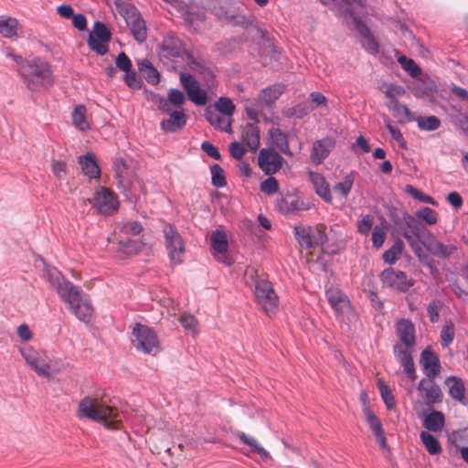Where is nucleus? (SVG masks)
Listing matches in <instances>:
<instances>
[{
	"mask_svg": "<svg viewBox=\"0 0 468 468\" xmlns=\"http://www.w3.org/2000/svg\"><path fill=\"white\" fill-rule=\"evenodd\" d=\"M241 142L250 150L256 151L260 145V130L256 123H247L241 133Z\"/></svg>",
	"mask_w": 468,
	"mask_h": 468,
	"instance_id": "obj_29",
	"label": "nucleus"
},
{
	"mask_svg": "<svg viewBox=\"0 0 468 468\" xmlns=\"http://www.w3.org/2000/svg\"><path fill=\"white\" fill-rule=\"evenodd\" d=\"M124 19L133 38L138 43L144 42L147 38V28L141 13L134 6H131L125 10Z\"/></svg>",
	"mask_w": 468,
	"mask_h": 468,
	"instance_id": "obj_15",
	"label": "nucleus"
},
{
	"mask_svg": "<svg viewBox=\"0 0 468 468\" xmlns=\"http://www.w3.org/2000/svg\"><path fill=\"white\" fill-rule=\"evenodd\" d=\"M112 38V33L106 25L96 21L93 25V31L90 33L88 46L98 55L103 56L108 53V43Z\"/></svg>",
	"mask_w": 468,
	"mask_h": 468,
	"instance_id": "obj_13",
	"label": "nucleus"
},
{
	"mask_svg": "<svg viewBox=\"0 0 468 468\" xmlns=\"http://www.w3.org/2000/svg\"><path fill=\"white\" fill-rule=\"evenodd\" d=\"M386 239V231L383 227L375 226L372 232L373 247L379 249L384 244Z\"/></svg>",
	"mask_w": 468,
	"mask_h": 468,
	"instance_id": "obj_57",
	"label": "nucleus"
},
{
	"mask_svg": "<svg viewBox=\"0 0 468 468\" xmlns=\"http://www.w3.org/2000/svg\"><path fill=\"white\" fill-rule=\"evenodd\" d=\"M269 134L273 146H275L282 153L292 155V152L289 147L288 137L285 133H283L279 128H271L269 131Z\"/></svg>",
	"mask_w": 468,
	"mask_h": 468,
	"instance_id": "obj_33",
	"label": "nucleus"
},
{
	"mask_svg": "<svg viewBox=\"0 0 468 468\" xmlns=\"http://www.w3.org/2000/svg\"><path fill=\"white\" fill-rule=\"evenodd\" d=\"M277 206L282 214H292L309 210L314 207V204L295 193H287L281 197Z\"/></svg>",
	"mask_w": 468,
	"mask_h": 468,
	"instance_id": "obj_16",
	"label": "nucleus"
},
{
	"mask_svg": "<svg viewBox=\"0 0 468 468\" xmlns=\"http://www.w3.org/2000/svg\"><path fill=\"white\" fill-rule=\"evenodd\" d=\"M246 153V149L244 147V144L241 142H233L229 145V154L231 157L235 158L236 160L240 161L243 157V155Z\"/></svg>",
	"mask_w": 468,
	"mask_h": 468,
	"instance_id": "obj_62",
	"label": "nucleus"
},
{
	"mask_svg": "<svg viewBox=\"0 0 468 468\" xmlns=\"http://www.w3.org/2000/svg\"><path fill=\"white\" fill-rule=\"evenodd\" d=\"M398 61L401 65L402 69L410 73L411 77L416 78L420 75L421 69L412 58H407L406 56H400L398 58Z\"/></svg>",
	"mask_w": 468,
	"mask_h": 468,
	"instance_id": "obj_47",
	"label": "nucleus"
},
{
	"mask_svg": "<svg viewBox=\"0 0 468 468\" xmlns=\"http://www.w3.org/2000/svg\"><path fill=\"white\" fill-rule=\"evenodd\" d=\"M206 120L216 129L228 132L230 130L231 122L229 118L220 116L219 112L207 107L205 110Z\"/></svg>",
	"mask_w": 468,
	"mask_h": 468,
	"instance_id": "obj_30",
	"label": "nucleus"
},
{
	"mask_svg": "<svg viewBox=\"0 0 468 468\" xmlns=\"http://www.w3.org/2000/svg\"><path fill=\"white\" fill-rule=\"evenodd\" d=\"M403 219L406 226L410 229L411 233L405 231L403 233V237L409 242L411 249L417 252L418 250H420L419 245V240H421L428 230L418 220L417 217H413L409 213H405L403 215Z\"/></svg>",
	"mask_w": 468,
	"mask_h": 468,
	"instance_id": "obj_18",
	"label": "nucleus"
},
{
	"mask_svg": "<svg viewBox=\"0 0 468 468\" xmlns=\"http://www.w3.org/2000/svg\"><path fill=\"white\" fill-rule=\"evenodd\" d=\"M418 127L422 131H435L441 125L440 118L435 115L431 116H420L417 119Z\"/></svg>",
	"mask_w": 468,
	"mask_h": 468,
	"instance_id": "obj_43",
	"label": "nucleus"
},
{
	"mask_svg": "<svg viewBox=\"0 0 468 468\" xmlns=\"http://www.w3.org/2000/svg\"><path fill=\"white\" fill-rule=\"evenodd\" d=\"M211 252L219 262L231 265L232 261L228 255L229 240L223 230L216 229L210 236Z\"/></svg>",
	"mask_w": 468,
	"mask_h": 468,
	"instance_id": "obj_17",
	"label": "nucleus"
},
{
	"mask_svg": "<svg viewBox=\"0 0 468 468\" xmlns=\"http://www.w3.org/2000/svg\"><path fill=\"white\" fill-rule=\"evenodd\" d=\"M215 111L224 114L227 117H230L235 111V105L233 101L227 97H219V99L215 103Z\"/></svg>",
	"mask_w": 468,
	"mask_h": 468,
	"instance_id": "obj_46",
	"label": "nucleus"
},
{
	"mask_svg": "<svg viewBox=\"0 0 468 468\" xmlns=\"http://www.w3.org/2000/svg\"><path fill=\"white\" fill-rule=\"evenodd\" d=\"M366 416L367 424L372 431L374 435H381L384 431L380 420L375 415V413L368 408L366 407L363 410Z\"/></svg>",
	"mask_w": 468,
	"mask_h": 468,
	"instance_id": "obj_44",
	"label": "nucleus"
},
{
	"mask_svg": "<svg viewBox=\"0 0 468 468\" xmlns=\"http://www.w3.org/2000/svg\"><path fill=\"white\" fill-rule=\"evenodd\" d=\"M416 217L420 219H422L428 225H435L438 220V215L435 210L429 207H424L416 211Z\"/></svg>",
	"mask_w": 468,
	"mask_h": 468,
	"instance_id": "obj_48",
	"label": "nucleus"
},
{
	"mask_svg": "<svg viewBox=\"0 0 468 468\" xmlns=\"http://www.w3.org/2000/svg\"><path fill=\"white\" fill-rule=\"evenodd\" d=\"M315 193L326 203L331 204L333 197L329 183L325 177H310Z\"/></svg>",
	"mask_w": 468,
	"mask_h": 468,
	"instance_id": "obj_36",
	"label": "nucleus"
},
{
	"mask_svg": "<svg viewBox=\"0 0 468 468\" xmlns=\"http://www.w3.org/2000/svg\"><path fill=\"white\" fill-rule=\"evenodd\" d=\"M284 90V85H272L263 89L259 95V101L265 104L266 106H270L272 104Z\"/></svg>",
	"mask_w": 468,
	"mask_h": 468,
	"instance_id": "obj_37",
	"label": "nucleus"
},
{
	"mask_svg": "<svg viewBox=\"0 0 468 468\" xmlns=\"http://www.w3.org/2000/svg\"><path fill=\"white\" fill-rule=\"evenodd\" d=\"M237 437L241 442L250 446L251 452H257L262 459H267L270 457V453L262 446H261L253 437L247 435L243 431H239L237 433Z\"/></svg>",
	"mask_w": 468,
	"mask_h": 468,
	"instance_id": "obj_39",
	"label": "nucleus"
},
{
	"mask_svg": "<svg viewBox=\"0 0 468 468\" xmlns=\"http://www.w3.org/2000/svg\"><path fill=\"white\" fill-rule=\"evenodd\" d=\"M311 111L312 108L309 107L306 103H301L292 108H290L287 112V116H295L297 118H302L307 115Z\"/></svg>",
	"mask_w": 468,
	"mask_h": 468,
	"instance_id": "obj_60",
	"label": "nucleus"
},
{
	"mask_svg": "<svg viewBox=\"0 0 468 468\" xmlns=\"http://www.w3.org/2000/svg\"><path fill=\"white\" fill-rule=\"evenodd\" d=\"M417 389L424 393V398L428 404H436L442 401V391L434 380L428 381L426 378H421L418 384Z\"/></svg>",
	"mask_w": 468,
	"mask_h": 468,
	"instance_id": "obj_26",
	"label": "nucleus"
},
{
	"mask_svg": "<svg viewBox=\"0 0 468 468\" xmlns=\"http://www.w3.org/2000/svg\"><path fill=\"white\" fill-rule=\"evenodd\" d=\"M325 295L332 308L338 314H344L350 309L348 297L338 288L330 287L326 290Z\"/></svg>",
	"mask_w": 468,
	"mask_h": 468,
	"instance_id": "obj_24",
	"label": "nucleus"
},
{
	"mask_svg": "<svg viewBox=\"0 0 468 468\" xmlns=\"http://www.w3.org/2000/svg\"><path fill=\"white\" fill-rule=\"evenodd\" d=\"M74 126L81 132L90 129L89 122L86 119V108L84 105H77L71 114Z\"/></svg>",
	"mask_w": 468,
	"mask_h": 468,
	"instance_id": "obj_40",
	"label": "nucleus"
},
{
	"mask_svg": "<svg viewBox=\"0 0 468 468\" xmlns=\"http://www.w3.org/2000/svg\"><path fill=\"white\" fill-rule=\"evenodd\" d=\"M384 122L385 127L387 128L392 138L399 142L401 145H403V144H405V140L400 130L393 126L390 122V120L388 117L384 119Z\"/></svg>",
	"mask_w": 468,
	"mask_h": 468,
	"instance_id": "obj_61",
	"label": "nucleus"
},
{
	"mask_svg": "<svg viewBox=\"0 0 468 468\" xmlns=\"http://www.w3.org/2000/svg\"><path fill=\"white\" fill-rule=\"evenodd\" d=\"M455 326L452 321H446L441 330V345L448 347L454 339Z\"/></svg>",
	"mask_w": 468,
	"mask_h": 468,
	"instance_id": "obj_45",
	"label": "nucleus"
},
{
	"mask_svg": "<svg viewBox=\"0 0 468 468\" xmlns=\"http://www.w3.org/2000/svg\"><path fill=\"white\" fill-rule=\"evenodd\" d=\"M88 202L96 209L99 214L111 216L119 208V199L117 195L105 186L96 189L91 198Z\"/></svg>",
	"mask_w": 468,
	"mask_h": 468,
	"instance_id": "obj_6",
	"label": "nucleus"
},
{
	"mask_svg": "<svg viewBox=\"0 0 468 468\" xmlns=\"http://www.w3.org/2000/svg\"><path fill=\"white\" fill-rule=\"evenodd\" d=\"M254 296L256 303L269 317L276 314L279 310V298L272 283L266 279L254 280Z\"/></svg>",
	"mask_w": 468,
	"mask_h": 468,
	"instance_id": "obj_5",
	"label": "nucleus"
},
{
	"mask_svg": "<svg viewBox=\"0 0 468 468\" xmlns=\"http://www.w3.org/2000/svg\"><path fill=\"white\" fill-rule=\"evenodd\" d=\"M185 101V94L177 89H171L168 91L167 98L159 96L158 99L155 101L158 109L162 112H169L170 109H182V106L184 105Z\"/></svg>",
	"mask_w": 468,
	"mask_h": 468,
	"instance_id": "obj_23",
	"label": "nucleus"
},
{
	"mask_svg": "<svg viewBox=\"0 0 468 468\" xmlns=\"http://www.w3.org/2000/svg\"><path fill=\"white\" fill-rule=\"evenodd\" d=\"M258 163L267 176H272L282 168L285 160L273 149L262 148L259 153Z\"/></svg>",
	"mask_w": 468,
	"mask_h": 468,
	"instance_id": "obj_19",
	"label": "nucleus"
},
{
	"mask_svg": "<svg viewBox=\"0 0 468 468\" xmlns=\"http://www.w3.org/2000/svg\"><path fill=\"white\" fill-rule=\"evenodd\" d=\"M20 353L27 364L40 377L50 378V360L45 351L35 350L31 346H24Z\"/></svg>",
	"mask_w": 468,
	"mask_h": 468,
	"instance_id": "obj_8",
	"label": "nucleus"
},
{
	"mask_svg": "<svg viewBox=\"0 0 468 468\" xmlns=\"http://www.w3.org/2000/svg\"><path fill=\"white\" fill-rule=\"evenodd\" d=\"M406 190L414 199H417V200L426 203V204L437 206V202L434 200L433 197L426 195L425 193L421 192L420 190L415 188L414 186L408 185L406 186Z\"/></svg>",
	"mask_w": 468,
	"mask_h": 468,
	"instance_id": "obj_51",
	"label": "nucleus"
},
{
	"mask_svg": "<svg viewBox=\"0 0 468 468\" xmlns=\"http://www.w3.org/2000/svg\"><path fill=\"white\" fill-rule=\"evenodd\" d=\"M18 74L31 92L47 90L54 83L50 65L40 58L25 61L18 69Z\"/></svg>",
	"mask_w": 468,
	"mask_h": 468,
	"instance_id": "obj_2",
	"label": "nucleus"
},
{
	"mask_svg": "<svg viewBox=\"0 0 468 468\" xmlns=\"http://www.w3.org/2000/svg\"><path fill=\"white\" fill-rule=\"evenodd\" d=\"M165 248L170 261L181 263L185 253V241L177 229L166 223L163 228Z\"/></svg>",
	"mask_w": 468,
	"mask_h": 468,
	"instance_id": "obj_9",
	"label": "nucleus"
},
{
	"mask_svg": "<svg viewBox=\"0 0 468 468\" xmlns=\"http://www.w3.org/2000/svg\"><path fill=\"white\" fill-rule=\"evenodd\" d=\"M131 342L141 353L155 356L161 351L156 332L145 324L135 323L132 327Z\"/></svg>",
	"mask_w": 468,
	"mask_h": 468,
	"instance_id": "obj_4",
	"label": "nucleus"
},
{
	"mask_svg": "<svg viewBox=\"0 0 468 468\" xmlns=\"http://www.w3.org/2000/svg\"><path fill=\"white\" fill-rule=\"evenodd\" d=\"M19 22L16 17L0 16V34L6 38L17 36Z\"/></svg>",
	"mask_w": 468,
	"mask_h": 468,
	"instance_id": "obj_34",
	"label": "nucleus"
},
{
	"mask_svg": "<svg viewBox=\"0 0 468 468\" xmlns=\"http://www.w3.org/2000/svg\"><path fill=\"white\" fill-rule=\"evenodd\" d=\"M294 234L299 244L305 249L322 246L327 241L324 227H295Z\"/></svg>",
	"mask_w": 468,
	"mask_h": 468,
	"instance_id": "obj_10",
	"label": "nucleus"
},
{
	"mask_svg": "<svg viewBox=\"0 0 468 468\" xmlns=\"http://www.w3.org/2000/svg\"><path fill=\"white\" fill-rule=\"evenodd\" d=\"M386 96L390 99L388 108L392 112V115L397 119L398 122L403 124L413 120L411 112L408 106L400 103L390 90L386 91Z\"/></svg>",
	"mask_w": 468,
	"mask_h": 468,
	"instance_id": "obj_27",
	"label": "nucleus"
},
{
	"mask_svg": "<svg viewBox=\"0 0 468 468\" xmlns=\"http://www.w3.org/2000/svg\"><path fill=\"white\" fill-rule=\"evenodd\" d=\"M138 69L149 84L157 85L159 83L160 74L149 59L144 58L138 61Z\"/></svg>",
	"mask_w": 468,
	"mask_h": 468,
	"instance_id": "obj_32",
	"label": "nucleus"
},
{
	"mask_svg": "<svg viewBox=\"0 0 468 468\" xmlns=\"http://www.w3.org/2000/svg\"><path fill=\"white\" fill-rule=\"evenodd\" d=\"M420 363L429 380H434L441 373V367L439 356L429 348L421 352Z\"/></svg>",
	"mask_w": 468,
	"mask_h": 468,
	"instance_id": "obj_21",
	"label": "nucleus"
},
{
	"mask_svg": "<svg viewBox=\"0 0 468 468\" xmlns=\"http://www.w3.org/2000/svg\"><path fill=\"white\" fill-rule=\"evenodd\" d=\"M279 189V184L275 177H267L261 184V190L267 195H273Z\"/></svg>",
	"mask_w": 468,
	"mask_h": 468,
	"instance_id": "obj_58",
	"label": "nucleus"
},
{
	"mask_svg": "<svg viewBox=\"0 0 468 468\" xmlns=\"http://www.w3.org/2000/svg\"><path fill=\"white\" fill-rule=\"evenodd\" d=\"M372 225L373 217L371 215H366L357 222V230L361 234L367 235L372 229Z\"/></svg>",
	"mask_w": 468,
	"mask_h": 468,
	"instance_id": "obj_64",
	"label": "nucleus"
},
{
	"mask_svg": "<svg viewBox=\"0 0 468 468\" xmlns=\"http://www.w3.org/2000/svg\"><path fill=\"white\" fill-rule=\"evenodd\" d=\"M378 388L380 391L381 398H382L387 409L388 410L394 409L396 407V401H395V398H394L390 388H388V386H387L383 382H379Z\"/></svg>",
	"mask_w": 468,
	"mask_h": 468,
	"instance_id": "obj_50",
	"label": "nucleus"
},
{
	"mask_svg": "<svg viewBox=\"0 0 468 468\" xmlns=\"http://www.w3.org/2000/svg\"><path fill=\"white\" fill-rule=\"evenodd\" d=\"M353 186V180L351 177H346L344 182L337 183L334 186V191L341 197H346L350 193Z\"/></svg>",
	"mask_w": 468,
	"mask_h": 468,
	"instance_id": "obj_52",
	"label": "nucleus"
},
{
	"mask_svg": "<svg viewBox=\"0 0 468 468\" xmlns=\"http://www.w3.org/2000/svg\"><path fill=\"white\" fill-rule=\"evenodd\" d=\"M180 83L186 92L188 99L198 106H203L207 102V93L200 88L199 82L189 73L180 74Z\"/></svg>",
	"mask_w": 468,
	"mask_h": 468,
	"instance_id": "obj_14",
	"label": "nucleus"
},
{
	"mask_svg": "<svg viewBox=\"0 0 468 468\" xmlns=\"http://www.w3.org/2000/svg\"><path fill=\"white\" fill-rule=\"evenodd\" d=\"M116 68L120 70L126 72L133 69V64L130 58L124 53L121 52L115 59Z\"/></svg>",
	"mask_w": 468,
	"mask_h": 468,
	"instance_id": "obj_59",
	"label": "nucleus"
},
{
	"mask_svg": "<svg viewBox=\"0 0 468 468\" xmlns=\"http://www.w3.org/2000/svg\"><path fill=\"white\" fill-rule=\"evenodd\" d=\"M78 417L94 421H102L108 429L121 428V413L116 408L106 405L102 400L85 397L79 403Z\"/></svg>",
	"mask_w": 468,
	"mask_h": 468,
	"instance_id": "obj_3",
	"label": "nucleus"
},
{
	"mask_svg": "<svg viewBox=\"0 0 468 468\" xmlns=\"http://www.w3.org/2000/svg\"><path fill=\"white\" fill-rule=\"evenodd\" d=\"M395 329L399 342L393 346L394 356L403 367L410 380L414 381L417 378L412 358V351L416 346L415 325L410 320L402 318L396 323Z\"/></svg>",
	"mask_w": 468,
	"mask_h": 468,
	"instance_id": "obj_1",
	"label": "nucleus"
},
{
	"mask_svg": "<svg viewBox=\"0 0 468 468\" xmlns=\"http://www.w3.org/2000/svg\"><path fill=\"white\" fill-rule=\"evenodd\" d=\"M44 279L49 283L50 287L57 292L62 300L67 294L75 292V287L71 282L68 281L64 275L56 268L44 263Z\"/></svg>",
	"mask_w": 468,
	"mask_h": 468,
	"instance_id": "obj_11",
	"label": "nucleus"
},
{
	"mask_svg": "<svg viewBox=\"0 0 468 468\" xmlns=\"http://www.w3.org/2000/svg\"><path fill=\"white\" fill-rule=\"evenodd\" d=\"M421 442L427 452L431 455L440 454L442 451L439 440L428 431H421L420 434Z\"/></svg>",
	"mask_w": 468,
	"mask_h": 468,
	"instance_id": "obj_38",
	"label": "nucleus"
},
{
	"mask_svg": "<svg viewBox=\"0 0 468 468\" xmlns=\"http://www.w3.org/2000/svg\"><path fill=\"white\" fill-rule=\"evenodd\" d=\"M379 279L384 286L401 292H406L415 284V281L408 278L404 271L391 267L385 269Z\"/></svg>",
	"mask_w": 468,
	"mask_h": 468,
	"instance_id": "obj_12",
	"label": "nucleus"
},
{
	"mask_svg": "<svg viewBox=\"0 0 468 468\" xmlns=\"http://www.w3.org/2000/svg\"><path fill=\"white\" fill-rule=\"evenodd\" d=\"M442 306V303L441 301H431L427 307V314L430 321L434 324L437 323L440 319V311Z\"/></svg>",
	"mask_w": 468,
	"mask_h": 468,
	"instance_id": "obj_54",
	"label": "nucleus"
},
{
	"mask_svg": "<svg viewBox=\"0 0 468 468\" xmlns=\"http://www.w3.org/2000/svg\"><path fill=\"white\" fill-rule=\"evenodd\" d=\"M363 48L371 55H377L379 51V45L376 38L372 36L364 38L362 42Z\"/></svg>",
	"mask_w": 468,
	"mask_h": 468,
	"instance_id": "obj_63",
	"label": "nucleus"
},
{
	"mask_svg": "<svg viewBox=\"0 0 468 468\" xmlns=\"http://www.w3.org/2000/svg\"><path fill=\"white\" fill-rule=\"evenodd\" d=\"M169 117L160 122V128L165 133H178L184 129L186 124V115L183 109H170L169 112H165Z\"/></svg>",
	"mask_w": 468,
	"mask_h": 468,
	"instance_id": "obj_20",
	"label": "nucleus"
},
{
	"mask_svg": "<svg viewBox=\"0 0 468 468\" xmlns=\"http://www.w3.org/2000/svg\"><path fill=\"white\" fill-rule=\"evenodd\" d=\"M445 423L444 415L438 410H432L429 413L424 420L423 426L430 431L437 432L441 431Z\"/></svg>",
	"mask_w": 468,
	"mask_h": 468,
	"instance_id": "obj_35",
	"label": "nucleus"
},
{
	"mask_svg": "<svg viewBox=\"0 0 468 468\" xmlns=\"http://www.w3.org/2000/svg\"><path fill=\"white\" fill-rule=\"evenodd\" d=\"M335 142L331 137H324L313 144L310 158L315 165H320L329 155L335 147Z\"/></svg>",
	"mask_w": 468,
	"mask_h": 468,
	"instance_id": "obj_25",
	"label": "nucleus"
},
{
	"mask_svg": "<svg viewBox=\"0 0 468 468\" xmlns=\"http://www.w3.org/2000/svg\"><path fill=\"white\" fill-rule=\"evenodd\" d=\"M179 322L186 330H190L193 333L197 332L198 321L194 315L189 314H183L179 317Z\"/></svg>",
	"mask_w": 468,
	"mask_h": 468,
	"instance_id": "obj_53",
	"label": "nucleus"
},
{
	"mask_svg": "<svg viewBox=\"0 0 468 468\" xmlns=\"http://www.w3.org/2000/svg\"><path fill=\"white\" fill-rule=\"evenodd\" d=\"M445 384L449 388V395L456 401L462 404H467L465 399V386L462 378L450 376L445 379Z\"/></svg>",
	"mask_w": 468,
	"mask_h": 468,
	"instance_id": "obj_28",
	"label": "nucleus"
},
{
	"mask_svg": "<svg viewBox=\"0 0 468 468\" xmlns=\"http://www.w3.org/2000/svg\"><path fill=\"white\" fill-rule=\"evenodd\" d=\"M457 250L454 245H444L443 243L434 240L429 247L430 252L439 258H449Z\"/></svg>",
	"mask_w": 468,
	"mask_h": 468,
	"instance_id": "obj_41",
	"label": "nucleus"
},
{
	"mask_svg": "<svg viewBox=\"0 0 468 468\" xmlns=\"http://www.w3.org/2000/svg\"><path fill=\"white\" fill-rule=\"evenodd\" d=\"M184 52L181 40L174 34H167L160 46V57L175 59L182 57Z\"/></svg>",
	"mask_w": 468,
	"mask_h": 468,
	"instance_id": "obj_22",
	"label": "nucleus"
},
{
	"mask_svg": "<svg viewBox=\"0 0 468 468\" xmlns=\"http://www.w3.org/2000/svg\"><path fill=\"white\" fill-rule=\"evenodd\" d=\"M144 228L138 221L128 220L123 222L121 230L125 234L139 235L143 231Z\"/></svg>",
	"mask_w": 468,
	"mask_h": 468,
	"instance_id": "obj_55",
	"label": "nucleus"
},
{
	"mask_svg": "<svg viewBox=\"0 0 468 468\" xmlns=\"http://www.w3.org/2000/svg\"><path fill=\"white\" fill-rule=\"evenodd\" d=\"M404 249V243L401 239H397L391 248L383 253V260L388 264H394L401 255Z\"/></svg>",
	"mask_w": 468,
	"mask_h": 468,
	"instance_id": "obj_42",
	"label": "nucleus"
},
{
	"mask_svg": "<svg viewBox=\"0 0 468 468\" xmlns=\"http://www.w3.org/2000/svg\"><path fill=\"white\" fill-rule=\"evenodd\" d=\"M133 163V160L129 157L118 156L114 161V176H123L124 174L128 175L130 173V167Z\"/></svg>",
	"mask_w": 468,
	"mask_h": 468,
	"instance_id": "obj_49",
	"label": "nucleus"
},
{
	"mask_svg": "<svg viewBox=\"0 0 468 468\" xmlns=\"http://www.w3.org/2000/svg\"><path fill=\"white\" fill-rule=\"evenodd\" d=\"M123 80L125 84L133 90H138L142 87V80L137 76V73L133 69L125 72Z\"/></svg>",
	"mask_w": 468,
	"mask_h": 468,
	"instance_id": "obj_56",
	"label": "nucleus"
},
{
	"mask_svg": "<svg viewBox=\"0 0 468 468\" xmlns=\"http://www.w3.org/2000/svg\"><path fill=\"white\" fill-rule=\"evenodd\" d=\"M78 159L85 176H101L100 166L93 153L80 155Z\"/></svg>",
	"mask_w": 468,
	"mask_h": 468,
	"instance_id": "obj_31",
	"label": "nucleus"
},
{
	"mask_svg": "<svg viewBox=\"0 0 468 468\" xmlns=\"http://www.w3.org/2000/svg\"><path fill=\"white\" fill-rule=\"evenodd\" d=\"M62 301L69 305L70 311L79 320L84 323L90 321L93 308L82 290L79 287H75V292L67 294Z\"/></svg>",
	"mask_w": 468,
	"mask_h": 468,
	"instance_id": "obj_7",
	"label": "nucleus"
}]
</instances>
